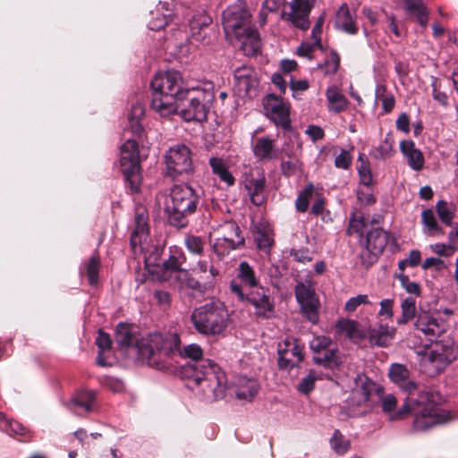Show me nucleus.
<instances>
[{
	"label": "nucleus",
	"instance_id": "1",
	"mask_svg": "<svg viewBox=\"0 0 458 458\" xmlns=\"http://www.w3.org/2000/svg\"><path fill=\"white\" fill-rule=\"evenodd\" d=\"M140 355L149 364L156 363V356H173L178 353L182 358L190 359L182 367V375L192 379L197 386L203 383L213 394V399H223L227 391V377L225 371L213 360L203 359V350L197 344H191L181 348V339L177 334L163 336L156 333L149 335L147 344L138 345Z\"/></svg>",
	"mask_w": 458,
	"mask_h": 458
},
{
	"label": "nucleus",
	"instance_id": "2",
	"mask_svg": "<svg viewBox=\"0 0 458 458\" xmlns=\"http://www.w3.org/2000/svg\"><path fill=\"white\" fill-rule=\"evenodd\" d=\"M152 89L151 108L161 116L179 114L186 122L201 123L207 119L215 99L209 89H188L181 72L171 70L157 73L150 83Z\"/></svg>",
	"mask_w": 458,
	"mask_h": 458
},
{
	"label": "nucleus",
	"instance_id": "3",
	"mask_svg": "<svg viewBox=\"0 0 458 458\" xmlns=\"http://www.w3.org/2000/svg\"><path fill=\"white\" fill-rule=\"evenodd\" d=\"M396 405L397 400L394 394H387L381 397L382 410L388 414L390 420H403L412 412V428L415 431H424L447 421L445 411L430 400L428 393H420L417 398L408 397L403 405L394 411Z\"/></svg>",
	"mask_w": 458,
	"mask_h": 458
},
{
	"label": "nucleus",
	"instance_id": "4",
	"mask_svg": "<svg viewBox=\"0 0 458 458\" xmlns=\"http://www.w3.org/2000/svg\"><path fill=\"white\" fill-rule=\"evenodd\" d=\"M199 191L188 184L172 187L164 208L168 225L177 229L188 226L189 217L196 213L199 206Z\"/></svg>",
	"mask_w": 458,
	"mask_h": 458
},
{
	"label": "nucleus",
	"instance_id": "5",
	"mask_svg": "<svg viewBox=\"0 0 458 458\" xmlns=\"http://www.w3.org/2000/svg\"><path fill=\"white\" fill-rule=\"evenodd\" d=\"M231 30L244 55L254 56L261 52L260 35L252 23V16L243 0H238L231 6Z\"/></svg>",
	"mask_w": 458,
	"mask_h": 458
},
{
	"label": "nucleus",
	"instance_id": "6",
	"mask_svg": "<svg viewBox=\"0 0 458 458\" xmlns=\"http://www.w3.org/2000/svg\"><path fill=\"white\" fill-rule=\"evenodd\" d=\"M228 318L225 303L216 298L195 308L191 315L194 328L204 335L222 334L227 327Z\"/></svg>",
	"mask_w": 458,
	"mask_h": 458
},
{
	"label": "nucleus",
	"instance_id": "7",
	"mask_svg": "<svg viewBox=\"0 0 458 458\" xmlns=\"http://www.w3.org/2000/svg\"><path fill=\"white\" fill-rule=\"evenodd\" d=\"M120 169L131 194L140 191L142 181L139 145L136 140H127L121 147Z\"/></svg>",
	"mask_w": 458,
	"mask_h": 458
},
{
	"label": "nucleus",
	"instance_id": "8",
	"mask_svg": "<svg viewBox=\"0 0 458 458\" xmlns=\"http://www.w3.org/2000/svg\"><path fill=\"white\" fill-rule=\"evenodd\" d=\"M181 256H182V253H178V255L177 253L170 254L166 259L161 261L159 250L157 249L146 259L145 262L149 268V272L156 275L158 281L170 282L173 279L175 280L178 274L184 270L182 268Z\"/></svg>",
	"mask_w": 458,
	"mask_h": 458
},
{
	"label": "nucleus",
	"instance_id": "9",
	"mask_svg": "<svg viewBox=\"0 0 458 458\" xmlns=\"http://www.w3.org/2000/svg\"><path fill=\"white\" fill-rule=\"evenodd\" d=\"M167 174L175 177L193 171L191 149L184 144L171 147L165 155Z\"/></svg>",
	"mask_w": 458,
	"mask_h": 458
},
{
	"label": "nucleus",
	"instance_id": "10",
	"mask_svg": "<svg viewBox=\"0 0 458 458\" xmlns=\"http://www.w3.org/2000/svg\"><path fill=\"white\" fill-rule=\"evenodd\" d=\"M295 296L302 315L312 324H317L320 303L310 284L298 283L295 286Z\"/></svg>",
	"mask_w": 458,
	"mask_h": 458
},
{
	"label": "nucleus",
	"instance_id": "11",
	"mask_svg": "<svg viewBox=\"0 0 458 458\" xmlns=\"http://www.w3.org/2000/svg\"><path fill=\"white\" fill-rule=\"evenodd\" d=\"M254 288V291L244 293L240 284L231 282V292L237 295L239 301L253 305L258 316L266 317L267 312L273 310V304L266 289L259 285Z\"/></svg>",
	"mask_w": 458,
	"mask_h": 458
},
{
	"label": "nucleus",
	"instance_id": "12",
	"mask_svg": "<svg viewBox=\"0 0 458 458\" xmlns=\"http://www.w3.org/2000/svg\"><path fill=\"white\" fill-rule=\"evenodd\" d=\"M262 103L266 115L276 125L284 129L290 127V107L281 98L275 94H268L263 98Z\"/></svg>",
	"mask_w": 458,
	"mask_h": 458
},
{
	"label": "nucleus",
	"instance_id": "13",
	"mask_svg": "<svg viewBox=\"0 0 458 458\" xmlns=\"http://www.w3.org/2000/svg\"><path fill=\"white\" fill-rule=\"evenodd\" d=\"M244 188L255 206H261L267 200L266 176L259 168H255L246 174Z\"/></svg>",
	"mask_w": 458,
	"mask_h": 458
},
{
	"label": "nucleus",
	"instance_id": "14",
	"mask_svg": "<svg viewBox=\"0 0 458 458\" xmlns=\"http://www.w3.org/2000/svg\"><path fill=\"white\" fill-rule=\"evenodd\" d=\"M303 346L294 338H287L278 347V365L282 369H291L302 360Z\"/></svg>",
	"mask_w": 458,
	"mask_h": 458
},
{
	"label": "nucleus",
	"instance_id": "15",
	"mask_svg": "<svg viewBox=\"0 0 458 458\" xmlns=\"http://www.w3.org/2000/svg\"><path fill=\"white\" fill-rule=\"evenodd\" d=\"M289 6L291 11L289 13L283 12L282 18L290 21L294 27L307 30L310 26L309 16L312 4L308 0H292Z\"/></svg>",
	"mask_w": 458,
	"mask_h": 458
},
{
	"label": "nucleus",
	"instance_id": "16",
	"mask_svg": "<svg viewBox=\"0 0 458 458\" xmlns=\"http://www.w3.org/2000/svg\"><path fill=\"white\" fill-rule=\"evenodd\" d=\"M234 93L242 98L248 97L257 85L252 68L245 65L234 71Z\"/></svg>",
	"mask_w": 458,
	"mask_h": 458
},
{
	"label": "nucleus",
	"instance_id": "17",
	"mask_svg": "<svg viewBox=\"0 0 458 458\" xmlns=\"http://www.w3.org/2000/svg\"><path fill=\"white\" fill-rule=\"evenodd\" d=\"M233 388L235 397L238 400L250 403L258 394L260 385L254 377L240 375L233 379Z\"/></svg>",
	"mask_w": 458,
	"mask_h": 458
},
{
	"label": "nucleus",
	"instance_id": "18",
	"mask_svg": "<svg viewBox=\"0 0 458 458\" xmlns=\"http://www.w3.org/2000/svg\"><path fill=\"white\" fill-rule=\"evenodd\" d=\"M414 327L420 331L429 341L436 340L444 332L442 325L437 322V318L425 310L419 311Z\"/></svg>",
	"mask_w": 458,
	"mask_h": 458
},
{
	"label": "nucleus",
	"instance_id": "19",
	"mask_svg": "<svg viewBox=\"0 0 458 458\" xmlns=\"http://www.w3.org/2000/svg\"><path fill=\"white\" fill-rule=\"evenodd\" d=\"M390 379L409 394L417 390V384L410 379V371L406 366L394 363L391 365L388 372Z\"/></svg>",
	"mask_w": 458,
	"mask_h": 458
},
{
	"label": "nucleus",
	"instance_id": "20",
	"mask_svg": "<svg viewBox=\"0 0 458 458\" xmlns=\"http://www.w3.org/2000/svg\"><path fill=\"white\" fill-rule=\"evenodd\" d=\"M209 242L219 260L229 254V232L225 226L220 225L209 233Z\"/></svg>",
	"mask_w": 458,
	"mask_h": 458
},
{
	"label": "nucleus",
	"instance_id": "21",
	"mask_svg": "<svg viewBox=\"0 0 458 458\" xmlns=\"http://www.w3.org/2000/svg\"><path fill=\"white\" fill-rule=\"evenodd\" d=\"M396 329L388 325L380 324L377 327H369L366 337L371 345L386 347L393 341Z\"/></svg>",
	"mask_w": 458,
	"mask_h": 458
},
{
	"label": "nucleus",
	"instance_id": "22",
	"mask_svg": "<svg viewBox=\"0 0 458 458\" xmlns=\"http://www.w3.org/2000/svg\"><path fill=\"white\" fill-rule=\"evenodd\" d=\"M0 429L21 442H30L32 437L28 428L17 420H7L3 412H0Z\"/></svg>",
	"mask_w": 458,
	"mask_h": 458
},
{
	"label": "nucleus",
	"instance_id": "23",
	"mask_svg": "<svg viewBox=\"0 0 458 458\" xmlns=\"http://www.w3.org/2000/svg\"><path fill=\"white\" fill-rule=\"evenodd\" d=\"M388 242V233L381 228H374L366 234L367 250L375 257L380 255Z\"/></svg>",
	"mask_w": 458,
	"mask_h": 458
},
{
	"label": "nucleus",
	"instance_id": "24",
	"mask_svg": "<svg viewBox=\"0 0 458 458\" xmlns=\"http://www.w3.org/2000/svg\"><path fill=\"white\" fill-rule=\"evenodd\" d=\"M335 28L351 35H354L358 32L355 18L345 3H344L336 12Z\"/></svg>",
	"mask_w": 458,
	"mask_h": 458
},
{
	"label": "nucleus",
	"instance_id": "25",
	"mask_svg": "<svg viewBox=\"0 0 458 458\" xmlns=\"http://www.w3.org/2000/svg\"><path fill=\"white\" fill-rule=\"evenodd\" d=\"M407 13L416 18L417 21L423 28H426L428 21L429 11L423 0H403Z\"/></svg>",
	"mask_w": 458,
	"mask_h": 458
},
{
	"label": "nucleus",
	"instance_id": "26",
	"mask_svg": "<svg viewBox=\"0 0 458 458\" xmlns=\"http://www.w3.org/2000/svg\"><path fill=\"white\" fill-rule=\"evenodd\" d=\"M144 116L145 107L143 104H141L140 101H137L131 106L128 114V122L131 133L138 138H140L144 133V128L141 123Z\"/></svg>",
	"mask_w": 458,
	"mask_h": 458
},
{
	"label": "nucleus",
	"instance_id": "27",
	"mask_svg": "<svg viewBox=\"0 0 458 458\" xmlns=\"http://www.w3.org/2000/svg\"><path fill=\"white\" fill-rule=\"evenodd\" d=\"M403 154L407 158L409 165L413 170H420L424 165V157L420 150L415 148L411 140H403L400 144Z\"/></svg>",
	"mask_w": 458,
	"mask_h": 458
},
{
	"label": "nucleus",
	"instance_id": "28",
	"mask_svg": "<svg viewBox=\"0 0 458 458\" xmlns=\"http://www.w3.org/2000/svg\"><path fill=\"white\" fill-rule=\"evenodd\" d=\"M115 342L121 348H128L138 344L131 325L120 322L115 328Z\"/></svg>",
	"mask_w": 458,
	"mask_h": 458
},
{
	"label": "nucleus",
	"instance_id": "29",
	"mask_svg": "<svg viewBox=\"0 0 458 458\" xmlns=\"http://www.w3.org/2000/svg\"><path fill=\"white\" fill-rule=\"evenodd\" d=\"M235 278L240 282L241 286L253 288L259 285V279L256 276L255 271L247 261H242L239 264Z\"/></svg>",
	"mask_w": 458,
	"mask_h": 458
},
{
	"label": "nucleus",
	"instance_id": "30",
	"mask_svg": "<svg viewBox=\"0 0 458 458\" xmlns=\"http://www.w3.org/2000/svg\"><path fill=\"white\" fill-rule=\"evenodd\" d=\"M97 393L92 390H81L71 400L72 409H81L86 412L92 411Z\"/></svg>",
	"mask_w": 458,
	"mask_h": 458
},
{
	"label": "nucleus",
	"instance_id": "31",
	"mask_svg": "<svg viewBox=\"0 0 458 458\" xmlns=\"http://www.w3.org/2000/svg\"><path fill=\"white\" fill-rule=\"evenodd\" d=\"M336 329L339 333L344 334L349 339L361 340L366 337V333L360 325L351 319H343L336 323Z\"/></svg>",
	"mask_w": 458,
	"mask_h": 458
},
{
	"label": "nucleus",
	"instance_id": "32",
	"mask_svg": "<svg viewBox=\"0 0 458 458\" xmlns=\"http://www.w3.org/2000/svg\"><path fill=\"white\" fill-rule=\"evenodd\" d=\"M454 358L452 349L444 348V345L439 344H437L428 354V360L432 363H437L438 369L451 363Z\"/></svg>",
	"mask_w": 458,
	"mask_h": 458
},
{
	"label": "nucleus",
	"instance_id": "33",
	"mask_svg": "<svg viewBox=\"0 0 458 458\" xmlns=\"http://www.w3.org/2000/svg\"><path fill=\"white\" fill-rule=\"evenodd\" d=\"M254 154L259 159L271 160L277 157L274 140L267 137L259 138L254 147Z\"/></svg>",
	"mask_w": 458,
	"mask_h": 458
},
{
	"label": "nucleus",
	"instance_id": "34",
	"mask_svg": "<svg viewBox=\"0 0 458 458\" xmlns=\"http://www.w3.org/2000/svg\"><path fill=\"white\" fill-rule=\"evenodd\" d=\"M326 96L331 111L340 113L347 107L348 100L336 87L328 88Z\"/></svg>",
	"mask_w": 458,
	"mask_h": 458
},
{
	"label": "nucleus",
	"instance_id": "35",
	"mask_svg": "<svg viewBox=\"0 0 458 458\" xmlns=\"http://www.w3.org/2000/svg\"><path fill=\"white\" fill-rule=\"evenodd\" d=\"M174 281L178 284V286L181 289H189L199 293H204L206 291V286L192 277L186 269L181 271Z\"/></svg>",
	"mask_w": 458,
	"mask_h": 458
},
{
	"label": "nucleus",
	"instance_id": "36",
	"mask_svg": "<svg viewBox=\"0 0 458 458\" xmlns=\"http://www.w3.org/2000/svg\"><path fill=\"white\" fill-rule=\"evenodd\" d=\"M211 22V17L203 13H199L193 15L189 23L192 37L197 40H200L202 30H205Z\"/></svg>",
	"mask_w": 458,
	"mask_h": 458
},
{
	"label": "nucleus",
	"instance_id": "37",
	"mask_svg": "<svg viewBox=\"0 0 458 458\" xmlns=\"http://www.w3.org/2000/svg\"><path fill=\"white\" fill-rule=\"evenodd\" d=\"M402 316L397 318L398 325H404L411 319H417L416 301L413 297H406L401 303Z\"/></svg>",
	"mask_w": 458,
	"mask_h": 458
},
{
	"label": "nucleus",
	"instance_id": "38",
	"mask_svg": "<svg viewBox=\"0 0 458 458\" xmlns=\"http://www.w3.org/2000/svg\"><path fill=\"white\" fill-rule=\"evenodd\" d=\"M208 163L212 173L229 185V167L227 163L223 158L217 157H212Z\"/></svg>",
	"mask_w": 458,
	"mask_h": 458
},
{
	"label": "nucleus",
	"instance_id": "39",
	"mask_svg": "<svg viewBox=\"0 0 458 458\" xmlns=\"http://www.w3.org/2000/svg\"><path fill=\"white\" fill-rule=\"evenodd\" d=\"M100 268V260L98 256H92L86 264V274L89 279V284L95 286L98 283V274Z\"/></svg>",
	"mask_w": 458,
	"mask_h": 458
},
{
	"label": "nucleus",
	"instance_id": "40",
	"mask_svg": "<svg viewBox=\"0 0 458 458\" xmlns=\"http://www.w3.org/2000/svg\"><path fill=\"white\" fill-rule=\"evenodd\" d=\"M340 65V56L335 51H331L330 55L326 58L323 64H319L318 68L323 71L326 75L335 74Z\"/></svg>",
	"mask_w": 458,
	"mask_h": 458
},
{
	"label": "nucleus",
	"instance_id": "41",
	"mask_svg": "<svg viewBox=\"0 0 458 458\" xmlns=\"http://www.w3.org/2000/svg\"><path fill=\"white\" fill-rule=\"evenodd\" d=\"M330 445L333 450L339 454H344L350 448L349 440L338 429L335 430L330 439Z\"/></svg>",
	"mask_w": 458,
	"mask_h": 458
},
{
	"label": "nucleus",
	"instance_id": "42",
	"mask_svg": "<svg viewBox=\"0 0 458 458\" xmlns=\"http://www.w3.org/2000/svg\"><path fill=\"white\" fill-rule=\"evenodd\" d=\"M185 246L187 250L196 255H201L204 250L205 241L202 237L194 234H189L185 237Z\"/></svg>",
	"mask_w": 458,
	"mask_h": 458
},
{
	"label": "nucleus",
	"instance_id": "43",
	"mask_svg": "<svg viewBox=\"0 0 458 458\" xmlns=\"http://www.w3.org/2000/svg\"><path fill=\"white\" fill-rule=\"evenodd\" d=\"M148 214L144 207H139L135 210V229L143 233H148Z\"/></svg>",
	"mask_w": 458,
	"mask_h": 458
},
{
	"label": "nucleus",
	"instance_id": "44",
	"mask_svg": "<svg viewBox=\"0 0 458 458\" xmlns=\"http://www.w3.org/2000/svg\"><path fill=\"white\" fill-rule=\"evenodd\" d=\"M314 191L313 184H308L304 190L299 194L295 206L299 212H305L309 207V199L312 196Z\"/></svg>",
	"mask_w": 458,
	"mask_h": 458
},
{
	"label": "nucleus",
	"instance_id": "45",
	"mask_svg": "<svg viewBox=\"0 0 458 458\" xmlns=\"http://www.w3.org/2000/svg\"><path fill=\"white\" fill-rule=\"evenodd\" d=\"M360 385H358L357 393L361 395L364 402L369 399L373 391H377L375 383L368 377H359Z\"/></svg>",
	"mask_w": 458,
	"mask_h": 458
},
{
	"label": "nucleus",
	"instance_id": "46",
	"mask_svg": "<svg viewBox=\"0 0 458 458\" xmlns=\"http://www.w3.org/2000/svg\"><path fill=\"white\" fill-rule=\"evenodd\" d=\"M364 155L359 156V160L361 161L360 165L358 167L360 181L363 185L369 186L372 182V174L369 167V164L363 160Z\"/></svg>",
	"mask_w": 458,
	"mask_h": 458
},
{
	"label": "nucleus",
	"instance_id": "47",
	"mask_svg": "<svg viewBox=\"0 0 458 458\" xmlns=\"http://www.w3.org/2000/svg\"><path fill=\"white\" fill-rule=\"evenodd\" d=\"M318 379L315 372L310 371L307 376H305L298 385V391L301 394H308L314 389L315 382Z\"/></svg>",
	"mask_w": 458,
	"mask_h": 458
},
{
	"label": "nucleus",
	"instance_id": "48",
	"mask_svg": "<svg viewBox=\"0 0 458 458\" xmlns=\"http://www.w3.org/2000/svg\"><path fill=\"white\" fill-rule=\"evenodd\" d=\"M365 227V222L361 216L353 214L350 218L349 226L347 228V233L349 235L357 233L359 236L362 235L363 228Z\"/></svg>",
	"mask_w": 458,
	"mask_h": 458
},
{
	"label": "nucleus",
	"instance_id": "49",
	"mask_svg": "<svg viewBox=\"0 0 458 458\" xmlns=\"http://www.w3.org/2000/svg\"><path fill=\"white\" fill-rule=\"evenodd\" d=\"M392 149L393 140L386 138L383 142L380 143L378 147L373 150L372 155L377 159H384L391 155Z\"/></svg>",
	"mask_w": 458,
	"mask_h": 458
},
{
	"label": "nucleus",
	"instance_id": "50",
	"mask_svg": "<svg viewBox=\"0 0 458 458\" xmlns=\"http://www.w3.org/2000/svg\"><path fill=\"white\" fill-rule=\"evenodd\" d=\"M422 223L428 228L429 231L435 232L437 233H443V231L438 226L435 215L431 209H427L422 212L421 215Z\"/></svg>",
	"mask_w": 458,
	"mask_h": 458
},
{
	"label": "nucleus",
	"instance_id": "51",
	"mask_svg": "<svg viewBox=\"0 0 458 458\" xmlns=\"http://www.w3.org/2000/svg\"><path fill=\"white\" fill-rule=\"evenodd\" d=\"M401 285L406 290L407 293L419 296L420 294V286L416 282L410 281L408 276L400 274L397 276Z\"/></svg>",
	"mask_w": 458,
	"mask_h": 458
},
{
	"label": "nucleus",
	"instance_id": "52",
	"mask_svg": "<svg viewBox=\"0 0 458 458\" xmlns=\"http://www.w3.org/2000/svg\"><path fill=\"white\" fill-rule=\"evenodd\" d=\"M331 344L330 338L325 335H319L314 337L310 343V347L311 351L315 353H320V352L327 349Z\"/></svg>",
	"mask_w": 458,
	"mask_h": 458
},
{
	"label": "nucleus",
	"instance_id": "53",
	"mask_svg": "<svg viewBox=\"0 0 458 458\" xmlns=\"http://www.w3.org/2000/svg\"><path fill=\"white\" fill-rule=\"evenodd\" d=\"M255 241L258 248L266 251H268L273 244V239L270 235L267 232L261 230H258L255 233Z\"/></svg>",
	"mask_w": 458,
	"mask_h": 458
},
{
	"label": "nucleus",
	"instance_id": "54",
	"mask_svg": "<svg viewBox=\"0 0 458 458\" xmlns=\"http://www.w3.org/2000/svg\"><path fill=\"white\" fill-rule=\"evenodd\" d=\"M96 344L101 352L110 350L112 347V340L109 334L106 333L102 329H99L96 338Z\"/></svg>",
	"mask_w": 458,
	"mask_h": 458
},
{
	"label": "nucleus",
	"instance_id": "55",
	"mask_svg": "<svg viewBox=\"0 0 458 458\" xmlns=\"http://www.w3.org/2000/svg\"><path fill=\"white\" fill-rule=\"evenodd\" d=\"M436 208L441 221L446 225H451L453 215L447 206V203L445 201L440 200L437 203Z\"/></svg>",
	"mask_w": 458,
	"mask_h": 458
},
{
	"label": "nucleus",
	"instance_id": "56",
	"mask_svg": "<svg viewBox=\"0 0 458 458\" xmlns=\"http://www.w3.org/2000/svg\"><path fill=\"white\" fill-rule=\"evenodd\" d=\"M430 249L433 252H435L440 256L449 257L454 252V250H456L458 249V247H456L454 244H452L451 242H449L448 244H444V243L432 244V245H430Z\"/></svg>",
	"mask_w": 458,
	"mask_h": 458
},
{
	"label": "nucleus",
	"instance_id": "57",
	"mask_svg": "<svg viewBox=\"0 0 458 458\" xmlns=\"http://www.w3.org/2000/svg\"><path fill=\"white\" fill-rule=\"evenodd\" d=\"M369 303L367 294H359L350 298L345 303V310L348 312L354 311L360 304Z\"/></svg>",
	"mask_w": 458,
	"mask_h": 458
},
{
	"label": "nucleus",
	"instance_id": "58",
	"mask_svg": "<svg viewBox=\"0 0 458 458\" xmlns=\"http://www.w3.org/2000/svg\"><path fill=\"white\" fill-rule=\"evenodd\" d=\"M171 15L162 14L160 16L153 17L148 22V28L151 30H160L168 25L171 21Z\"/></svg>",
	"mask_w": 458,
	"mask_h": 458
},
{
	"label": "nucleus",
	"instance_id": "59",
	"mask_svg": "<svg viewBox=\"0 0 458 458\" xmlns=\"http://www.w3.org/2000/svg\"><path fill=\"white\" fill-rule=\"evenodd\" d=\"M324 351L325 352L323 354H319L314 357V361L317 364L330 367L333 363H335V351L327 349Z\"/></svg>",
	"mask_w": 458,
	"mask_h": 458
},
{
	"label": "nucleus",
	"instance_id": "60",
	"mask_svg": "<svg viewBox=\"0 0 458 458\" xmlns=\"http://www.w3.org/2000/svg\"><path fill=\"white\" fill-rule=\"evenodd\" d=\"M326 20V13H323L317 20L316 24L314 25L312 31H311V38L313 40H315V44L318 45V47H321V32H322V27Z\"/></svg>",
	"mask_w": 458,
	"mask_h": 458
},
{
	"label": "nucleus",
	"instance_id": "61",
	"mask_svg": "<svg viewBox=\"0 0 458 458\" xmlns=\"http://www.w3.org/2000/svg\"><path fill=\"white\" fill-rule=\"evenodd\" d=\"M351 164L352 156L347 150L342 149L341 153L337 155L335 158V165L337 168L348 169Z\"/></svg>",
	"mask_w": 458,
	"mask_h": 458
},
{
	"label": "nucleus",
	"instance_id": "62",
	"mask_svg": "<svg viewBox=\"0 0 458 458\" xmlns=\"http://www.w3.org/2000/svg\"><path fill=\"white\" fill-rule=\"evenodd\" d=\"M290 255L294 260L303 264L310 262L313 259L308 249L291 250Z\"/></svg>",
	"mask_w": 458,
	"mask_h": 458
},
{
	"label": "nucleus",
	"instance_id": "63",
	"mask_svg": "<svg viewBox=\"0 0 458 458\" xmlns=\"http://www.w3.org/2000/svg\"><path fill=\"white\" fill-rule=\"evenodd\" d=\"M212 204L214 208H218L221 212L229 213V203L226 199V194L225 198L221 192H217L212 199Z\"/></svg>",
	"mask_w": 458,
	"mask_h": 458
},
{
	"label": "nucleus",
	"instance_id": "64",
	"mask_svg": "<svg viewBox=\"0 0 458 458\" xmlns=\"http://www.w3.org/2000/svg\"><path fill=\"white\" fill-rule=\"evenodd\" d=\"M394 307V300L393 299H384L380 301V310H379V315L380 316H386L387 318H391L394 316L393 311Z\"/></svg>",
	"mask_w": 458,
	"mask_h": 458
}]
</instances>
